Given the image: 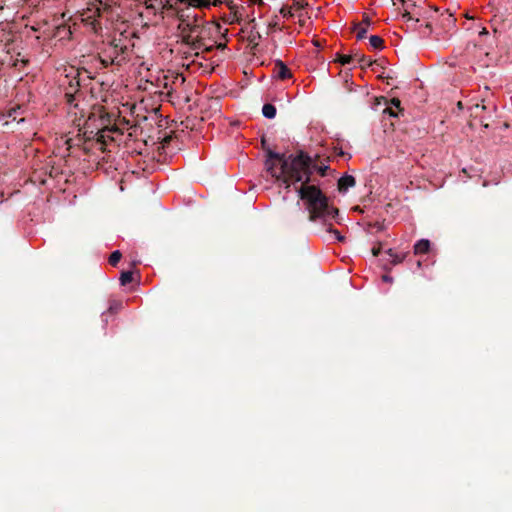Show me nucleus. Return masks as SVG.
I'll list each match as a JSON object with an SVG mask.
<instances>
[{
    "label": "nucleus",
    "instance_id": "nucleus-38",
    "mask_svg": "<svg viewBox=\"0 0 512 512\" xmlns=\"http://www.w3.org/2000/svg\"><path fill=\"white\" fill-rule=\"evenodd\" d=\"M376 229L380 230V229H382V226L377 224Z\"/></svg>",
    "mask_w": 512,
    "mask_h": 512
},
{
    "label": "nucleus",
    "instance_id": "nucleus-36",
    "mask_svg": "<svg viewBox=\"0 0 512 512\" xmlns=\"http://www.w3.org/2000/svg\"><path fill=\"white\" fill-rule=\"evenodd\" d=\"M355 210H356L357 212H360V211H361V209H360L358 206H357V207H355Z\"/></svg>",
    "mask_w": 512,
    "mask_h": 512
},
{
    "label": "nucleus",
    "instance_id": "nucleus-3",
    "mask_svg": "<svg viewBox=\"0 0 512 512\" xmlns=\"http://www.w3.org/2000/svg\"><path fill=\"white\" fill-rule=\"evenodd\" d=\"M206 31L204 28H201L198 24H196V18L194 17V73L196 72V66L202 68V63L197 61L200 52L210 51L213 48V44H207L204 42L203 37Z\"/></svg>",
    "mask_w": 512,
    "mask_h": 512
},
{
    "label": "nucleus",
    "instance_id": "nucleus-37",
    "mask_svg": "<svg viewBox=\"0 0 512 512\" xmlns=\"http://www.w3.org/2000/svg\"><path fill=\"white\" fill-rule=\"evenodd\" d=\"M376 229L380 230V229H382V226L377 224Z\"/></svg>",
    "mask_w": 512,
    "mask_h": 512
},
{
    "label": "nucleus",
    "instance_id": "nucleus-25",
    "mask_svg": "<svg viewBox=\"0 0 512 512\" xmlns=\"http://www.w3.org/2000/svg\"><path fill=\"white\" fill-rule=\"evenodd\" d=\"M100 62H101L102 66L104 68H107L109 65H111L113 63V59H111V58H107V59L106 58H101Z\"/></svg>",
    "mask_w": 512,
    "mask_h": 512
},
{
    "label": "nucleus",
    "instance_id": "nucleus-27",
    "mask_svg": "<svg viewBox=\"0 0 512 512\" xmlns=\"http://www.w3.org/2000/svg\"><path fill=\"white\" fill-rule=\"evenodd\" d=\"M177 82H180L181 84H183L185 82V77L183 76V74H178L175 77L174 83L176 84Z\"/></svg>",
    "mask_w": 512,
    "mask_h": 512
},
{
    "label": "nucleus",
    "instance_id": "nucleus-2",
    "mask_svg": "<svg viewBox=\"0 0 512 512\" xmlns=\"http://www.w3.org/2000/svg\"><path fill=\"white\" fill-rule=\"evenodd\" d=\"M170 8L175 10L179 19L178 29L182 41L186 45H191V32L192 24L190 22V7L192 6V0H169Z\"/></svg>",
    "mask_w": 512,
    "mask_h": 512
},
{
    "label": "nucleus",
    "instance_id": "nucleus-33",
    "mask_svg": "<svg viewBox=\"0 0 512 512\" xmlns=\"http://www.w3.org/2000/svg\"><path fill=\"white\" fill-rule=\"evenodd\" d=\"M252 3L263 4V0H251Z\"/></svg>",
    "mask_w": 512,
    "mask_h": 512
},
{
    "label": "nucleus",
    "instance_id": "nucleus-26",
    "mask_svg": "<svg viewBox=\"0 0 512 512\" xmlns=\"http://www.w3.org/2000/svg\"><path fill=\"white\" fill-rule=\"evenodd\" d=\"M173 140V136L172 135H165L162 139V146L165 147L166 145H168L171 141Z\"/></svg>",
    "mask_w": 512,
    "mask_h": 512
},
{
    "label": "nucleus",
    "instance_id": "nucleus-18",
    "mask_svg": "<svg viewBox=\"0 0 512 512\" xmlns=\"http://www.w3.org/2000/svg\"><path fill=\"white\" fill-rule=\"evenodd\" d=\"M327 228V232L329 233H332L335 235L336 239L339 241V242H343L345 240V237L341 235V233L336 230V229H333L332 225L331 224H324Z\"/></svg>",
    "mask_w": 512,
    "mask_h": 512
},
{
    "label": "nucleus",
    "instance_id": "nucleus-6",
    "mask_svg": "<svg viewBox=\"0 0 512 512\" xmlns=\"http://www.w3.org/2000/svg\"><path fill=\"white\" fill-rule=\"evenodd\" d=\"M226 4L230 10L229 18L231 20V23H240V21L242 20V11L244 10V7L239 8L233 1H227Z\"/></svg>",
    "mask_w": 512,
    "mask_h": 512
},
{
    "label": "nucleus",
    "instance_id": "nucleus-30",
    "mask_svg": "<svg viewBox=\"0 0 512 512\" xmlns=\"http://www.w3.org/2000/svg\"><path fill=\"white\" fill-rule=\"evenodd\" d=\"M382 280L385 282H392L393 279H392V277H390L388 275H383Z\"/></svg>",
    "mask_w": 512,
    "mask_h": 512
},
{
    "label": "nucleus",
    "instance_id": "nucleus-28",
    "mask_svg": "<svg viewBox=\"0 0 512 512\" xmlns=\"http://www.w3.org/2000/svg\"><path fill=\"white\" fill-rule=\"evenodd\" d=\"M380 252H381V245L380 244H379V246L372 248L373 256H378L380 254Z\"/></svg>",
    "mask_w": 512,
    "mask_h": 512
},
{
    "label": "nucleus",
    "instance_id": "nucleus-13",
    "mask_svg": "<svg viewBox=\"0 0 512 512\" xmlns=\"http://www.w3.org/2000/svg\"><path fill=\"white\" fill-rule=\"evenodd\" d=\"M369 42L370 45L375 49H382L384 47V40L377 35L370 36Z\"/></svg>",
    "mask_w": 512,
    "mask_h": 512
},
{
    "label": "nucleus",
    "instance_id": "nucleus-29",
    "mask_svg": "<svg viewBox=\"0 0 512 512\" xmlns=\"http://www.w3.org/2000/svg\"><path fill=\"white\" fill-rule=\"evenodd\" d=\"M298 17H299V24L301 26H304L305 25V20L303 19V14L302 13H299L298 14Z\"/></svg>",
    "mask_w": 512,
    "mask_h": 512
},
{
    "label": "nucleus",
    "instance_id": "nucleus-9",
    "mask_svg": "<svg viewBox=\"0 0 512 512\" xmlns=\"http://www.w3.org/2000/svg\"><path fill=\"white\" fill-rule=\"evenodd\" d=\"M430 250V241L427 239H421L414 245V254L421 255L426 254Z\"/></svg>",
    "mask_w": 512,
    "mask_h": 512
},
{
    "label": "nucleus",
    "instance_id": "nucleus-10",
    "mask_svg": "<svg viewBox=\"0 0 512 512\" xmlns=\"http://www.w3.org/2000/svg\"><path fill=\"white\" fill-rule=\"evenodd\" d=\"M223 1L222 0H214L211 2L210 0H194V8H208L211 5L217 6L220 5Z\"/></svg>",
    "mask_w": 512,
    "mask_h": 512
},
{
    "label": "nucleus",
    "instance_id": "nucleus-23",
    "mask_svg": "<svg viewBox=\"0 0 512 512\" xmlns=\"http://www.w3.org/2000/svg\"><path fill=\"white\" fill-rule=\"evenodd\" d=\"M400 105H401V101L398 98L391 99V107L397 109L399 112H402Z\"/></svg>",
    "mask_w": 512,
    "mask_h": 512
},
{
    "label": "nucleus",
    "instance_id": "nucleus-15",
    "mask_svg": "<svg viewBox=\"0 0 512 512\" xmlns=\"http://www.w3.org/2000/svg\"><path fill=\"white\" fill-rule=\"evenodd\" d=\"M121 257H122V254L120 251L116 250V251L112 252L109 257V260H108L109 264L113 267L117 266V264L121 260Z\"/></svg>",
    "mask_w": 512,
    "mask_h": 512
},
{
    "label": "nucleus",
    "instance_id": "nucleus-34",
    "mask_svg": "<svg viewBox=\"0 0 512 512\" xmlns=\"http://www.w3.org/2000/svg\"><path fill=\"white\" fill-rule=\"evenodd\" d=\"M457 107H458L459 109H463V103H462L461 101H459V102L457 103Z\"/></svg>",
    "mask_w": 512,
    "mask_h": 512
},
{
    "label": "nucleus",
    "instance_id": "nucleus-31",
    "mask_svg": "<svg viewBox=\"0 0 512 512\" xmlns=\"http://www.w3.org/2000/svg\"><path fill=\"white\" fill-rule=\"evenodd\" d=\"M260 37H261V36H260V34H259V33H257V36H251L250 41H251V42H254L257 38H260Z\"/></svg>",
    "mask_w": 512,
    "mask_h": 512
},
{
    "label": "nucleus",
    "instance_id": "nucleus-32",
    "mask_svg": "<svg viewBox=\"0 0 512 512\" xmlns=\"http://www.w3.org/2000/svg\"><path fill=\"white\" fill-rule=\"evenodd\" d=\"M488 34V31L486 28H483L481 31H480V35H487Z\"/></svg>",
    "mask_w": 512,
    "mask_h": 512
},
{
    "label": "nucleus",
    "instance_id": "nucleus-24",
    "mask_svg": "<svg viewBox=\"0 0 512 512\" xmlns=\"http://www.w3.org/2000/svg\"><path fill=\"white\" fill-rule=\"evenodd\" d=\"M384 113H388L390 116L397 117L399 111L390 106V107H387L386 109H384Z\"/></svg>",
    "mask_w": 512,
    "mask_h": 512
},
{
    "label": "nucleus",
    "instance_id": "nucleus-8",
    "mask_svg": "<svg viewBox=\"0 0 512 512\" xmlns=\"http://www.w3.org/2000/svg\"><path fill=\"white\" fill-rule=\"evenodd\" d=\"M79 81L76 80L74 83L73 80L69 82V90L65 93V98L68 104L72 105L73 101L76 98V94L79 92Z\"/></svg>",
    "mask_w": 512,
    "mask_h": 512
},
{
    "label": "nucleus",
    "instance_id": "nucleus-5",
    "mask_svg": "<svg viewBox=\"0 0 512 512\" xmlns=\"http://www.w3.org/2000/svg\"><path fill=\"white\" fill-rule=\"evenodd\" d=\"M371 24V18L368 15H364L362 22L354 25V30L357 31L356 37L358 40H362L366 37V33Z\"/></svg>",
    "mask_w": 512,
    "mask_h": 512
},
{
    "label": "nucleus",
    "instance_id": "nucleus-14",
    "mask_svg": "<svg viewBox=\"0 0 512 512\" xmlns=\"http://www.w3.org/2000/svg\"><path fill=\"white\" fill-rule=\"evenodd\" d=\"M133 281V273L131 271H123L120 276L121 285L125 286Z\"/></svg>",
    "mask_w": 512,
    "mask_h": 512
},
{
    "label": "nucleus",
    "instance_id": "nucleus-35",
    "mask_svg": "<svg viewBox=\"0 0 512 512\" xmlns=\"http://www.w3.org/2000/svg\"><path fill=\"white\" fill-rule=\"evenodd\" d=\"M425 27H426V28H428V29H430V28H431L430 23H426Z\"/></svg>",
    "mask_w": 512,
    "mask_h": 512
},
{
    "label": "nucleus",
    "instance_id": "nucleus-20",
    "mask_svg": "<svg viewBox=\"0 0 512 512\" xmlns=\"http://www.w3.org/2000/svg\"><path fill=\"white\" fill-rule=\"evenodd\" d=\"M280 14L285 17V18H290V17H293L294 14L292 12V7L290 6H283L281 9H280Z\"/></svg>",
    "mask_w": 512,
    "mask_h": 512
},
{
    "label": "nucleus",
    "instance_id": "nucleus-17",
    "mask_svg": "<svg viewBox=\"0 0 512 512\" xmlns=\"http://www.w3.org/2000/svg\"><path fill=\"white\" fill-rule=\"evenodd\" d=\"M354 57L356 58L357 57V60H358V63L360 64L361 68H364L366 66H371L374 62L371 61L370 59H368L366 56L364 55H360L358 56V54L356 53L354 55Z\"/></svg>",
    "mask_w": 512,
    "mask_h": 512
},
{
    "label": "nucleus",
    "instance_id": "nucleus-16",
    "mask_svg": "<svg viewBox=\"0 0 512 512\" xmlns=\"http://www.w3.org/2000/svg\"><path fill=\"white\" fill-rule=\"evenodd\" d=\"M336 56L337 57H336L335 61L339 62L342 65L349 64L354 58V55H343V54H339V53Z\"/></svg>",
    "mask_w": 512,
    "mask_h": 512
},
{
    "label": "nucleus",
    "instance_id": "nucleus-1",
    "mask_svg": "<svg viewBox=\"0 0 512 512\" xmlns=\"http://www.w3.org/2000/svg\"><path fill=\"white\" fill-rule=\"evenodd\" d=\"M267 156V170L272 176L282 179L287 188L290 187L291 183L301 182L296 191L308 213L309 221L321 220L323 224H326L327 220L337 218L339 215L338 208L329 205L328 197L318 186L309 184L311 158L306 153L300 151L296 156L286 157L285 154L268 149Z\"/></svg>",
    "mask_w": 512,
    "mask_h": 512
},
{
    "label": "nucleus",
    "instance_id": "nucleus-19",
    "mask_svg": "<svg viewBox=\"0 0 512 512\" xmlns=\"http://www.w3.org/2000/svg\"><path fill=\"white\" fill-rule=\"evenodd\" d=\"M306 6H308V3L305 1L293 0V5L291 7H292V9H295L296 11H300V10L304 9Z\"/></svg>",
    "mask_w": 512,
    "mask_h": 512
},
{
    "label": "nucleus",
    "instance_id": "nucleus-7",
    "mask_svg": "<svg viewBox=\"0 0 512 512\" xmlns=\"http://www.w3.org/2000/svg\"><path fill=\"white\" fill-rule=\"evenodd\" d=\"M356 180L351 175H344L338 180V190L341 193H345L349 188L354 187Z\"/></svg>",
    "mask_w": 512,
    "mask_h": 512
},
{
    "label": "nucleus",
    "instance_id": "nucleus-41",
    "mask_svg": "<svg viewBox=\"0 0 512 512\" xmlns=\"http://www.w3.org/2000/svg\"><path fill=\"white\" fill-rule=\"evenodd\" d=\"M401 2H402V3H404V2H405V0H401Z\"/></svg>",
    "mask_w": 512,
    "mask_h": 512
},
{
    "label": "nucleus",
    "instance_id": "nucleus-12",
    "mask_svg": "<svg viewBox=\"0 0 512 512\" xmlns=\"http://www.w3.org/2000/svg\"><path fill=\"white\" fill-rule=\"evenodd\" d=\"M386 253L390 256V258H391L390 263L392 265H397V264L403 262V260L406 257V254H402V255L396 254L393 252L392 249H388Z\"/></svg>",
    "mask_w": 512,
    "mask_h": 512
},
{
    "label": "nucleus",
    "instance_id": "nucleus-39",
    "mask_svg": "<svg viewBox=\"0 0 512 512\" xmlns=\"http://www.w3.org/2000/svg\"><path fill=\"white\" fill-rule=\"evenodd\" d=\"M474 108H475V109H478V108H480V105H479V104H476V105L474 106Z\"/></svg>",
    "mask_w": 512,
    "mask_h": 512
},
{
    "label": "nucleus",
    "instance_id": "nucleus-21",
    "mask_svg": "<svg viewBox=\"0 0 512 512\" xmlns=\"http://www.w3.org/2000/svg\"><path fill=\"white\" fill-rule=\"evenodd\" d=\"M402 18L405 19L406 21H415V22H419V18H414L412 15H411V12L408 10V8H406L402 14Z\"/></svg>",
    "mask_w": 512,
    "mask_h": 512
},
{
    "label": "nucleus",
    "instance_id": "nucleus-4",
    "mask_svg": "<svg viewBox=\"0 0 512 512\" xmlns=\"http://www.w3.org/2000/svg\"><path fill=\"white\" fill-rule=\"evenodd\" d=\"M274 73L275 76L280 80H287L292 77L290 69L281 60L275 61Z\"/></svg>",
    "mask_w": 512,
    "mask_h": 512
},
{
    "label": "nucleus",
    "instance_id": "nucleus-11",
    "mask_svg": "<svg viewBox=\"0 0 512 512\" xmlns=\"http://www.w3.org/2000/svg\"><path fill=\"white\" fill-rule=\"evenodd\" d=\"M263 115L268 119H273L276 116V108L272 104H264L262 108Z\"/></svg>",
    "mask_w": 512,
    "mask_h": 512
},
{
    "label": "nucleus",
    "instance_id": "nucleus-22",
    "mask_svg": "<svg viewBox=\"0 0 512 512\" xmlns=\"http://www.w3.org/2000/svg\"><path fill=\"white\" fill-rule=\"evenodd\" d=\"M312 168L316 169L317 172L321 175V176H325L326 175V171L328 170V166H317V165H312L311 164V167L310 169L312 170Z\"/></svg>",
    "mask_w": 512,
    "mask_h": 512
},
{
    "label": "nucleus",
    "instance_id": "nucleus-40",
    "mask_svg": "<svg viewBox=\"0 0 512 512\" xmlns=\"http://www.w3.org/2000/svg\"><path fill=\"white\" fill-rule=\"evenodd\" d=\"M339 155L343 156V155H344V152H343V151H340V152H339Z\"/></svg>",
    "mask_w": 512,
    "mask_h": 512
}]
</instances>
